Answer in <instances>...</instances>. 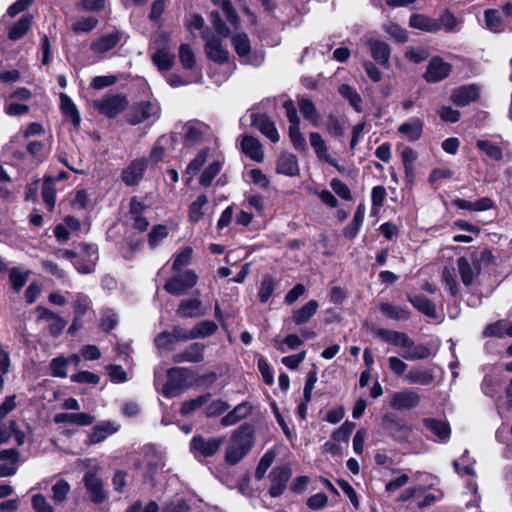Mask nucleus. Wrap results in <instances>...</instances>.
Segmentation results:
<instances>
[{
	"mask_svg": "<svg viewBox=\"0 0 512 512\" xmlns=\"http://www.w3.org/2000/svg\"><path fill=\"white\" fill-rule=\"evenodd\" d=\"M401 356L408 361L423 360L430 356V349L423 344H416L408 335L402 346Z\"/></svg>",
	"mask_w": 512,
	"mask_h": 512,
	"instance_id": "16",
	"label": "nucleus"
},
{
	"mask_svg": "<svg viewBox=\"0 0 512 512\" xmlns=\"http://www.w3.org/2000/svg\"><path fill=\"white\" fill-rule=\"evenodd\" d=\"M193 385V373L188 368L173 367L167 371V381L161 390L166 398L180 396Z\"/></svg>",
	"mask_w": 512,
	"mask_h": 512,
	"instance_id": "2",
	"label": "nucleus"
},
{
	"mask_svg": "<svg viewBox=\"0 0 512 512\" xmlns=\"http://www.w3.org/2000/svg\"><path fill=\"white\" fill-rule=\"evenodd\" d=\"M271 486L269 494L271 497L280 496L286 489L288 480L291 477V469L287 466L275 467L271 473Z\"/></svg>",
	"mask_w": 512,
	"mask_h": 512,
	"instance_id": "13",
	"label": "nucleus"
},
{
	"mask_svg": "<svg viewBox=\"0 0 512 512\" xmlns=\"http://www.w3.org/2000/svg\"><path fill=\"white\" fill-rule=\"evenodd\" d=\"M276 172L290 177L298 175L299 165L297 157L292 153H282L277 160Z\"/></svg>",
	"mask_w": 512,
	"mask_h": 512,
	"instance_id": "25",
	"label": "nucleus"
},
{
	"mask_svg": "<svg viewBox=\"0 0 512 512\" xmlns=\"http://www.w3.org/2000/svg\"><path fill=\"white\" fill-rule=\"evenodd\" d=\"M232 46L241 61L246 64L260 65L263 57L251 53V43L246 33H237L231 38Z\"/></svg>",
	"mask_w": 512,
	"mask_h": 512,
	"instance_id": "4",
	"label": "nucleus"
},
{
	"mask_svg": "<svg viewBox=\"0 0 512 512\" xmlns=\"http://www.w3.org/2000/svg\"><path fill=\"white\" fill-rule=\"evenodd\" d=\"M423 424L439 441L447 442L450 439L451 429L448 422L435 418H425Z\"/></svg>",
	"mask_w": 512,
	"mask_h": 512,
	"instance_id": "29",
	"label": "nucleus"
},
{
	"mask_svg": "<svg viewBox=\"0 0 512 512\" xmlns=\"http://www.w3.org/2000/svg\"><path fill=\"white\" fill-rule=\"evenodd\" d=\"M421 402V396L412 389H403L394 392L390 398V407L395 410H410L416 408Z\"/></svg>",
	"mask_w": 512,
	"mask_h": 512,
	"instance_id": "10",
	"label": "nucleus"
},
{
	"mask_svg": "<svg viewBox=\"0 0 512 512\" xmlns=\"http://www.w3.org/2000/svg\"><path fill=\"white\" fill-rule=\"evenodd\" d=\"M310 145L314 149L315 154L319 159L324 160L329 165L341 171L337 161L329 154L327 145L318 132H311L309 134Z\"/></svg>",
	"mask_w": 512,
	"mask_h": 512,
	"instance_id": "21",
	"label": "nucleus"
},
{
	"mask_svg": "<svg viewBox=\"0 0 512 512\" xmlns=\"http://www.w3.org/2000/svg\"><path fill=\"white\" fill-rule=\"evenodd\" d=\"M159 114L160 106L156 100L141 101L132 107L128 114V122L136 125L152 117L158 118Z\"/></svg>",
	"mask_w": 512,
	"mask_h": 512,
	"instance_id": "6",
	"label": "nucleus"
},
{
	"mask_svg": "<svg viewBox=\"0 0 512 512\" xmlns=\"http://www.w3.org/2000/svg\"><path fill=\"white\" fill-rule=\"evenodd\" d=\"M122 37V31L114 30L111 33L102 35L92 41L90 49L96 54H104L115 48L121 41Z\"/></svg>",
	"mask_w": 512,
	"mask_h": 512,
	"instance_id": "17",
	"label": "nucleus"
},
{
	"mask_svg": "<svg viewBox=\"0 0 512 512\" xmlns=\"http://www.w3.org/2000/svg\"><path fill=\"white\" fill-rule=\"evenodd\" d=\"M70 484L63 479L58 480L51 488L52 499L55 504H63L70 493Z\"/></svg>",
	"mask_w": 512,
	"mask_h": 512,
	"instance_id": "46",
	"label": "nucleus"
},
{
	"mask_svg": "<svg viewBox=\"0 0 512 512\" xmlns=\"http://www.w3.org/2000/svg\"><path fill=\"white\" fill-rule=\"evenodd\" d=\"M80 247L86 253L88 260L85 263L76 262L75 267L81 274H90L94 271L95 264L99 258L98 248L96 245L88 244L80 245Z\"/></svg>",
	"mask_w": 512,
	"mask_h": 512,
	"instance_id": "34",
	"label": "nucleus"
},
{
	"mask_svg": "<svg viewBox=\"0 0 512 512\" xmlns=\"http://www.w3.org/2000/svg\"><path fill=\"white\" fill-rule=\"evenodd\" d=\"M298 107L306 120L310 121L315 127L319 126L320 114L311 100L306 98L299 99Z\"/></svg>",
	"mask_w": 512,
	"mask_h": 512,
	"instance_id": "39",
	"label": "nucleus"
},
{
	"mask_svg": "<svg viewBox=\"0 0 512 512\" xmlns=\"http://www.w3.org/2000/svg\"><path fill=\"white\" fill-rule=\"evenodd\" d=\"M409 25L412 28L425 32H437L441 29L437 19H433L423 14H412L409 19Z\"/></svg>",
	"mask_w": 512,
	"mask_h": 512,
	"instance_id": "32",
	"label": "nucleus"
},
{
	"mask_svg": "<svg viewBox=\"0 0 512 512\" xmlns=\"http://www.w3.org/2000/svg\"><path fill=\"white\" fill-rule=\"evenodd\" d=\"M176 139L173 135H163L161 136L155 146L153 147L151 153H150V159L154 162H158L160 161L163 156H164V152H165V147L168 145V144H172L173 142H175Z\"/></svg>",
	"mask_w": 512,
	"mask_h": 512,
	"instance_id": "47",
	"label": "nucleus"
},
{
	"mask_svg": "<svg viewBox=\"0 0 512 512\" xmlns=\"http://www.w3.org/2000/svg\"><path fill=\"white\" fill-rule=\"evenodd\" d=\"M93 105L101 114L114 118L126 109L128 101L125 96L116 94L96 100Z\"/></svg>",
	"mask_w": 512,
	"mask_h": 512,
	"instance_id": "7",
	"label": "nucleus"
},
{
	"mask_svg": "<svg viewBox=\"0 0 512 512\" xmlns=\"http://www.w3.org/2000/svg\"><path fill=\"white\" fill-rule=\"evenodd\" d=\"M160 72L169 71L174 64L175 55L168 48L158 49L151 57Z\"/></svg>",
	"mask_w": 512,
	"mask_h": 512,
	"instance_id": "36",
	"label": "nucleus"
},
{
	"mask_svg": "<svg viewBox=\"0 0 512 512\" xmlns=\"http://www.w3.org/2000/svg\"><path fill=\"white\" fill-rule=\"evenodd\" d=\"M275 289V280L271 275H265L260 283L258 298L261 303H266Z\"/></svg>",
	"mask_w": 512,
	"mask_h": 512,
	"instance_id": "50",
	"label": "nucleus"
},
{
	"mask_svg": "<svg viewBox=\"0 0 512 512\" xmlns=\"http://www.w3.org/2000/svg\"><path fill=\"white\" fill-rule=\"evenodd\" d=\"M435 379L432 369L425 367H416L411 369L405 376V380L410 384L428 386Z\"/></svg>",
	"mask_w": 512,
	"mask_h": 512,
	"instance_id": "30",
	"label": "nucleus"
},
{
	"mask_svg": "<svg viewBox=\"0 0 512 512\" xmlns=\"http://www.w3.org/2000/svg\"><path fill=\"white\" fill-rule=\"evenodd\" d=\"M213 3L223 10L228 22L235 28L239 26V17L235 12L230 0H212Z\"/></svg>",
	"mask_w": 512,
	"mask_h": 512,
	"instance_id": "55",
	"label": "nucleus"
},
{
	"mask_svg": "<svg viewBox=\"0 0 512 512\" xmlns=\"http://www.w3.org/2000/svg\"><path fill=\"white\" fill-rule=\"evenodd\" d=\"M32 16H22L13 26L10 27L8 37L10 40H18L22 38L31 28Z\"/></svg>",
	"mask_w": 512,
	"mask_h": 512,
	"instance_id": "41",
	"label": "nucleus"
},
{
	"mask_svg": "<svg viewBox=\"0 0 512 512\" xmlns=\"http://www.w3.org/2000/svg\"><path fill=\"white\" fill-rule=\"evenodd\" d=\"M479 98V87L475 84L463 85L451 94L452 102L457 106H467Z\"/></svg>",
	"mask_w": 512,
	"mask_h": 512,
	"instance_id": "19",
	"label": "nucleus"
},
{
	"mask_svg": "<svg viewBox=\"0 0 512 512\" xmlns=\"http://www.w3.org/2000/svg\"><path fill=\"white\" fill-rule=\"evenodd\" d=\"M31 504L34 512H54L53 506L43 494L33 495Z\"/></svg>",
	"mask_w": 512,
	"mask_h": 512,
	"instance_id": "64",
	"label": "nucleus"
},
{
	"mask_svg": "<svg viewBox=\"0 0 512 512\" xmlns=\"http://www.w3.org/2000/svg\"><path fill=\"white\" fill-rule=\"evenodd\" d=\"M224 443V438L206 439L201 435L194 436L190 442V450L196 458L212 457Z\"/></svg>",
	"mask_w": 512,
	"mask_h": 512,
	"instance_id": "5",
	"label": "nucleus"
},
{
	"mask_svg": "<svg viewBox=\"0 0 512 512\" xmlns=\"http://www.w3.org/2000/svg\"><path fill=\"white\" fill-rule=\"evenodd\" d=\"M74 313L75 316L82 318L92 307L91 299L82 293H77L74 296Z\"/></svg>",
	"mask_w": 512,
	"mask_h": 512,
	"instance_id": "51",
	"label": "nucleus"
},
{
	"mask_svg": "<svg viewBox=\"0 0 512 512\" xmlns=\"http://www.w3.org/2000/svg\"><path fill=\"white\" fill-rule=\"evenodd\" d=\"M250 409L251 408L247 402L240 403L231 412L222 417L221 425L231 426L236 424L250 413Z\"/></svg>",
	"mask_w": 512,
	"mask_h": 512,
	"instance_id": "40",
	"label": "nucleus"
},
{
	"mask_svg": "<svg viewBox=\"0 0 512 512\" xmlns=\"http://www.w3.org/2000/svg\"><path fill=\"white\" fill-rule=\"evenodd\" d=\"M365 212H366L365 205L362 203L359 204L354 213L353 219L344 229V234L346 237H348L350 239H353L356 237V235L358 234V232L363 224Z\"/></svg>",
	"mask_w": 512,
	"mask_h": 512,
	"instance_id": "38",
	"label": "nucleus"
},
{
	"mask_svg": "<svg viewBox=\"0 0 512 512\" xmlns=\"http://www.w3.org/2000/svg\"><path fill=\"white\" fill-rule=\"evenodd\" d=\"M254 445V430L250 425L243 424L231 436L225 449V461L230 465L240 462Z\"/></svg>",
	"mask_w": 512,
	"mask_h": 512,
	"instance_id": "1",
	"label": "nucleus"
},
{
	"mask_svg": "<svg viewBox=\"0 0 512 512\" xmlns=\"http://www.w3.org/2000/svg\"><path fill=\"white\" fill-rule=\"evenodd\" d=\"M204 314L202 301L199 299L183 300L177 308V315L181 318L200 317Z\"/></svg>",
	"mask_w": 512,
	"mask_h": 512,
	"instance_id": "31",
	"label": "nucleus"
},
{
	"mask_svg": "<svg viewBox=\"0 0 512 512\" xmlns=\"http://www.w3.org/2000/svg\"><path fill=\"white\" fill-rule=\"evenodd\" d=\"M486 27L494 32L499 33L504 30V22L501 12L497 9H488L484 12Z\"/></svg>",
	"mask_w": 512,
	"mask_h": 512,
	"instance_id": "43",
	"label": "nucleus"
},
{
	"mask_svg": "<svg viewBox=\"0 0 512 512\" xmlns=\"http://www.w3.org/2000/svg\"><path fill=\"white\" fill-rule=\"evenodd\" d=\"M28 279V272H23L19 268H12L9 273V280L15 291H20Z\"/></svg>",
	"mask_w": 512,
	"mask_h": 512,
	"instance_id": "62",
	"label": "nucleus"
},
{
	"mask_svg": "<svg viewBox=\"0 0 512 512\" xmlns=\"http://www.w3.org/2000/svg\"><path fill=\"white\" fill-rule=\"evenodd\" d=\"M184 131L185 144L194 146L201 142L205 133L208 132V126L199 121H189L184 125Z\"/></svg>",
	"mask_w": 512,
	"mask_h": 512,
	"instance_id": "22",
	"label": "nucleus"
},
{
	"mask_svg": "<svg viewBox=\"0 0 512 512\" xmlns=\"http://www.w3.org/2000/svg\"><path fill=\"white\" fill-rule=\"evenodd\" d=\"M147 165L148 160L145 158L133 160L122 172L123 182L128 186L137 185L142 179Z\"/></svg>",
	"mask_w": 512,
	"mask_h": 512,
	"instance_id": "18",
	"label": "nucleus"
},
{
	"mask_svg": "<svg viewBox=\"0 0 512 512\" xmlns=\"http://www.w3.org/2000/svg\"><path fill=\"white\" fill-rule=\"evenodd\" d=\"M202 37L205 40L206 55L210 60L220 64L228 61L229 52L222 46V37H218L208 31H205Z\"/></svg>",
	"mask_w": 512,
	"mask_h": 512,
	"instance_id": "8",
	"label": "nucleus"
},
{
	"mask_svg": "<svg viewBox=\"0 0 512 512\" xmlns=\"http://www.w3.org/2000/svg\"><path fill=\"white\" fill-rule=\"evenodd\" d=\"M117 431L118 426L114 422L102 421L93 427L89 434V443L98 444Z\"/></svg>",
	"mask_w": 512,
	"mask_h": 512,
	"instance_id": "27",
	"label": "nucleus"
},
{
	"mask_svg": "<svg viewBox=\"0 0 512 512\" xmlns=\"http://www.w3.org/2000/svg\"><path fill=\"white\" fill-rule=\"evenodd\" d=\"M57 424L70 423L78 426H89L94 422V417L87 413H58L54 416Z\"/></svg>",
	"mask_w": 512,
	"mask_h": 512,
	"instance_id": "33",
	"label": "nucleus"
},
{
	"mask_svg": "<svg viewBox=\"0 0 512 512\" xmlns=\"http://www.w3.org/2000/svg\"><path fill=\"white\" fill-rule=\"evenodd\" d=\"M424 122L418 117H412L398 126V133L408 141L414 142L421 138Z\"/></svg>",
	"mask_w": 512,
	"mask_h": 512,
	"instance_id": "20",
	"label": "nucleus"
},
{
	"mask_svg": "<svg viewBox=\"0 0 512 512\" xmlns=\"http://www.w3.org/2000/svg\"><path fill=\"white\" fill-rule=\"evenodd\" d=\"M198 281V276L193 270H185L172 276L164 285V289L172 295L184 294L193 288Z\"/></svg>",
	"mask_w": 512,
	"mask_h": 512,
	"instance_id": "3",
	"label": "nucleus"
},
{
	"mask_svg": "<svg viewBox=\"0 0 512 512\" xmlns=\"http://www.w3.org/2000/svg\"><path fill=\"white\" fill-rule=\"evenodd\" d=\"M477 147L491 159H502L503 154L501 148L497 145L492 144L489 141L479 140L477 141Z\"/></svg>",
	"mask_w": 512,
	"mask_h": 512,
	"instance_id": "61",
	"label": "nucleus"
},
{
	"mask_svg": "<svg viewBox=\"0 0 512 512\" xmlns=\"http://www.w3.org/2000/svg\"><path fill=\"white\" fill-rule=\"evenodd\" d=\"M208 199L205 195H200L189 206V219L192 222H198L204 215L203 208L207 204Z\"/></svg>",
	"mask_w": 512,
	"mask_h": 512,
	"instance_id": "53",
	"label": "nucleus"
},
{
	"mask_svg": "<svg viewBox=\"0 0 512 512\" xmlns=\"http://www.w3.org/2000/svg\"><path fill=\"white\" fill-rule=\"evenodd\" d=\"M221 168H222V162L219 160L213 161L211 164H209L205 168V170L203 171V173L200 177V184L203 186L211 185L213 179L220 172Z\"/></svg>",
	"mask_w": 512,
	"mask_h": 512,
	"instance_id": "58",
	"label": "nucleus"
},
{
	"mask_svg": "<svg viewBox=\"0 0 512 512\" xmlns=\"http://www.w3.org/2000/svg\"><path fill=\"white\" fill-rule=\"evenodd\" d=\"M41 196L44 203L48 206L50 210H52L56 202V188L53 180L46 179L44 181Z\"/></svg>",
	"mask_w": 512,
	"mask_h": 512,
	"instance_id": "52",
	"label": "nucleus"
},
{
	"mask_svg": "<svg viewBox=\"0 0 512 512\" xmlns=\"http://www.w3.org/2000/svg\"><path fill=\"white\" fill-rule=\"evenodd\" d=\"M319 304L316 300H310L301 308L296 309L292 313V321L295 325L307 323L317 312Z\"/></svg>",
	"mask_w": 512,
	"mask_h": 512,
	"instance_id": "35",
	"label": "nucleus"
},
{
	"mask_svg": "<svg viewBox=\"0 0 512 512\" xmlns=\"http://www.w3.org/2000/svg\"><path fill=\"white\" fill-rule=\"evenodd\" d=\"M451 70L452 66L449 63L444 62L440 57H434L427 66L424 79L429 83L439 82L447 78Z\"/></svg>",
	"mask_w": 512,
	"mask_h": 512,
	"instance_id": "12",
	"label": "nucleus"
},
{
	"mask_svg": "<svg viewBox=\"0 0 512 512\" xmlns=\"http://www.w3.org/2000/svg\"><path fill=\"white\" fill-rule=\"evenodd\" d=\"M339 94L346 99L349 104L357 111H362V99L357 90L348 85V84H341L338 88Z\"/></svg>",
	"mask_w": 512,
	"mask_h": 512,
	"instance_id": "42",
	"label": "nucleus"
},
{
	"mask_svg": "<svg viewBox=\"0 0 512 512\" xmlns=\"http://www.w3.org/2000/svg\"><path fill=\"white\" fill-rule=\"evenodd\" d=\"M376 334L386 343L396 347H401L407 336V334L404 332L390 330L386 328L378 329Z\"/></svg>",
	"mask_w": 512,
	"mask_h": 512,
	"instance_id": "44",
	"label": "nucleus"
},
{
	"mask_svg": "<svg viewBox=\"0 0 512 512\" xmlns=\"http://www.w3.org/2000/svg\"><path fill=\"white\" fill-rule=\"evenodd\" d=\"M457 267L462 283L465 286H470L473 283L474 271L469 261L465 257H459Z\"/></svg>",
	"mask_w": 512,
	"mask_h": 512,
	"instance_id": "48",
	"label": "nucleus"
},
{
	"mask_svg": "<svg viewBox=\"0 0 512 512\" xmlns=\"http://www.w3.org/2000/svg\"><path fill=\"white\" fill-rule=\"evenodd\" d=\"M288 134L290 141L296 150L305 151L307 149L306 139L300 131V125L289 126Z\"/></svg>",
	"mask_w": 512,
	"mask_h": 512,
	"instance_id": "54",
	"label": "nucleus"
},
{
	"mask_svg": "<svg viewBox=\"0 0 512 512\" xmlns=\"http://www.w3.org/2000/svg\"><path fill=\"white\" fill-rule=\"evenodd\" d=\"M251 124L271 142L277 143L279 141L280 135L275 124L267 115L253 112L251 114Z\"/></svg>",
	"mask_w": 512,
	"mask_h": 512,
	"instance_id": "15",
	"label": "nucleus"
},
{
	"mask_svg": "<svg viewBox=\"0 0 512 512\" xmlns=\"http://www.w3.org/2000/svg\"><path fill=\"white\" fill-rule=\"evenodd\" d=\"M98 19L96 17H82L76 20L72 25V30L75 33H88L96 28Z\"/></svg>",
	"mask_w": 512,
	"mask_h": 512,
	"instance_id": "59",
	"label": "nucleus"
},
{
	"mask_svg": "<svg viewBox=\"0 0 512 512\" xmlns=\"http://www.w3.org/2000/svg\"><path fill=\"white\" fill-rule=\"evenodd\" d=\"M409 302L421 313L429 318L437 317L436 306L427 297L423 295L408 296Z\"/></svg>",
	"mask_w": 512,
	"mask_h": 512,
	"instance_id": "37",
	"label": "nucleus"
},
{
	"mask_svg": "<svg viewBox=\"0 0 512 512\" xmlns=\"http://www.w3.org/2000/svg\"><path fill=\"white\" fill-rule=\"evenodd\" d=\"M61 110L63 114L69 116L75 126L80 124V114L69 96L60 94Z\"/></svg>",
	"mask_w": 512,
	"mask_h": 512,
	"instance_id": "45",
	"label": "nucleus"
},
{
	"mask_svg": "<svg viewBox=\"0 0 512 512\" xmlns=\"http://www.w3.org/2000/svg\"><path fill=\"white\" fill-rule=\"evenodd\" d=\"M241 150L247 157L256 162H262L264 159L262 144L252 136L244 135L242 137Z\"/></svg>",
	"mask_w": 512,
	"mask_h": 512,
	"instance_id": "26",
	"label": "nucleus"
},
{
	"mask_svg": "<svg viewBox=\"0 0 512 512\" xmlns=\"http://www.w3.org/2000/svg\"><path fill=\"white\" fill-rule=\"evenodd\" d=\"M372 58L384 68H390L391 48L389 44L380 40L368 42Z\"/></svg>",
	"mask_w": 512,
	"mask_h": 512,
	"instance_id": "23",
	"label": "nucleus"
},
{
	"mask_svg": "<svg viewBox=\"0 0 512 512\" xmlns=\"http://www.w3.org/2000/svg\"><path fill=\"white\" fill-rule=\"evenodd\" d=\"M276 457V453L273 450H268L260 459L256 471L255 477L261 480Z\"/></svg>",
	"mask_w": 512,
	"mask_h": 512,
	"instance_id": "60",
	"label": "nucleus"
},
{
	"mask_svg": "<svg viewBox=\"0 0 512 512\" xmlns=\"http://www.w3.org/2000/svg\"><path fill=\"white\" fill-rule=\"evenodd\" d=\"M379 308L385 317L394 321H405L411 316V310L407 306L382 302L380 303Z\"/></svg>",
	"mask_w": 512,
	"mask_h": 512,
	"instance_id": "28",
	"label": "nucleus"
},
{
	"mask_svg": "<svg viewBox=\"0 0 512 512\" xmlns=\"http://www.w3.org/2000/svg\"><path fill=\"white\" fill-rule=\"evenodd\" d=\"M382 422L383 427L393 439L398 442L408 440L412 429L405 421L396 418L391 414H386L383 416Z\"/></svg>",
	"mask_w": 512,
	"mask_h": 512,
	"instance_id": "9",
	"label": "nucleus"
},
{
	"mask_svg": "<svg viewBox=\"0 0 512 512\" xmlns=\"http://www.w3.org/2000/svg\"><path fill=\"white\" fill-rule=\"evenodd\" d=\"M146 209L147 206L143 201L138 200L137 197L131 198L128 218L132 222L133 228L140 232L146 231L150 224L147 218L143 216Z\"/></svg>",
	"mask_w": 512,
	"mask_h": 512,
	"instance_id": "14",
	"label": "nucleus"
},
{
	"mask_svg": "<svg viewBox=\"0 0 512 512\" xmlns=\"http://www.w3.org/2000/svg\"><path fill=\"white\" fill-rule=\"evenodd\" d=\"M83 482L87 492L89 493L90 499L94 503L99 504L106 500L107 495L103 487V482L97 476L94 469H90L85 473Z\"/></svg>",
	"mask_w": 512,
	"mask_h": 512,
	"instance_id": "11",
	"label": "nucleus"
},
{
	"mask_svg": "<svg viewBox=\"0 0 512 512\" xmlns=\"http://www.w3.org/2000/svg\"><path fill=\"white\" fill-rule=\"evenodd\" d=\"M217 330V325L213 321H201L192 328L193 338H205L212 335Z\"/></svg>",
	"mask_w": 512,
	"mask_h": 512,
	"instance_id": "56",
	"label": "nucleus"
},
{
	"mask_svg": "<svg viewBox=\"0 0 512 512\" xmlns=\"http://www.w3.org/2000/svg\"><path fill=\"white\" fill-rule=\"evenodd\" d=\"M204 350V344L193 343L189 345L183 352L174 354L172 360L174 363L201 362L204 359Z\"/></svg>",
	"mask_w": 512,
	"mask_h": 512,
	"instance_id": "24",
	"label": "nucleus"
},
{
	"mask_svg": "<svg viewBox=\"0 0 512 512\" xmlns=\"http://www.w3.org/2000/svg\"><path fill=\"white\" fill-rule=\"evenodd\" d=\"M179 60L185 69H191L195 65V55L188 44H181L179 48Z\"/></svg>",
	"mask_w": 512,
	"mask_h": 512,
	"instance_id": "63",
	"label": "nucleus"
},
{
	"mask_svg": "<svg viewBox=\"0 0 512 512\" xmlns=\"http://www.w3.org/2000/svg\"><path fill=\"white\" fill-rule=\"evenodd\" d=\"M509 328V323L505 320H499L495 323L488 325L483 331L484 337H499L502 338L507 336V329Z\"/></svg>",
	"mask_w": 512,
	"mask_h": 512,
	"instance_id": "57",
	"label": "nucleus"
},
{
	"mask_svg": "<svg viewBox=\"0 0 512 512\" xmlns=\"http://www.w3.org/2000/svg\"><path fill=\"white\" fill-rule=\"evenodd\" d=\"M210 397H211V394L206 393V394L200 395L194 399L184 401L182 403V406L180 409L181 414L189 415V414L193 413L194 411H196L197 409L202 407L205 403H207V401L210 399Z\"/></svg>",
	"mask_w": 512,
	"mask_h": 512,
	"instance_id": "49",
	"label": "nucleus"
}]
</instances>
